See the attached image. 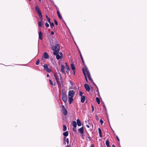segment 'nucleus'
Returning a JSON list of instances; mask_svg holds the SVG:
<instances>
[{
	"label": "nucleus",
	"mask_w": 147,
	"mask_h": 147,
	"mask_svg": "<svg viewBox=\"0 0 147 147\" xmlns=\"http://www.w3.org/2000/svg\"><path fill=\"white\" fill-rule=\"evenodd\" d=\"M86 74H85V75H84V76H85V78L86 80V81H87V78L86 77Z\"/></svg>",
	"instance_id": "45"
},
{
	"label": "nucleus",
	"mask_w": 147,
	"mask_h": 147,
	"mask_svg": "<svg viewBox=\"0 0 147 147\" xmlns=\"http://www.w3.org/2000/svg\"><path fill=\"white\" fill-rule=\"evenodd\" d=\"M40 61L39 60H38L36 62V65H38Z\"/></svg>",
	"instance_id": "29"
},
{
	"label": "nucleus",
	"mask_w": 147,
	"mask_h": 147,
	"mask_svg": "<svg viewBox=\"0 0 147 147\" xmlns=\"http://www.w3.org/2000/svg\"><path fill=\"white\" fill-rule=\"evenodd\" d=\"M65 68V67L63 65H61V70L62 72L63 73H65V69H64Z\"/></svg>",
	"instance_id": "16"
},
{
	"label": "nucleus",
	"mask_w": 147,
	"mask_h": 147,
	"mask_svg": "<svg viewBox=\"0 0 147 147\" xmlns=\"http://www.w3.org/2000/svg\"><path fill=\"white\" fill-rule=\"evenodd\" d=\"M63 134L64 136H67L68 135V131H66L63 133Z\"/></svg>",
	"instance_id": "22"
},
{
	"label": "nucleus",
	"mask_w": 147,
	"mask_h": 147,
	"mask_svg": "<svg viewBox=\"0 0 147 147\" xmlns=\"http://www.w3.org/2000/svg\"><path fill=\"white\" fill-rule=\"evenodd\" d=\"M97 117H98V116H97V115H96V120H98V119L97 118Z\"/></svg>",
	"instance_id": "49"
},
{
	"label": "nucleus",
	"mask_w": 147,
	"mask_h": 147,
	"mask_svg": "<svg viewBox=\"0 0 147 147\" xmlns=\"http://www.w3.org/2000/svg\"><path fill=\"white\" fill-rule=\"evenodd\" d=\"M70 82L71 84L72 85H73V83L71 81H70Z\"/></svg>",
	"instance_id": "46"
},
{
	"label": "nucleus",
	"mask_w": 147,
	"mask_h": 147,
	"mask_svg": "<svg viewBox=\"0 0 147 147\" xmlns=\"http://www.w3.org/2000/svg\"><path fill=\"white\" fill-rule=\"evenodd\" d=\"M116 138L117 140L119 141V139L117 136H116Z\"/></svg>",
	"instance_id": "42"
},
{
	"label": "nucleus",
	"mask_w": 147,
	"mask_h": 147,
	"mask_svg": "<svg viewBox=\"0 0 147 147\" xmlns=\"http://www.w3.org/2000/svg\"><path fill=\"white\" fill-rule=\"evenodd\" d=\"M71 69L72 70H74L75 69V67L74 66V65L73 64H71Z\"/></svg>",
	"instance_id": "24"
},
{
	"label": "nucleus",
	"mask_w": 147,
	"mask_h": 147,
	"mask_svg": "<svg viewBox=\"0 0 147 147\" xmlns=\"http://www.w3.org/2000/svg\"><path fill=\"white\" fill-rule=\"evenodd\" d=\"M100 122L101 125H102L103 123V121L102 119H100Z\"/></svg>",
	"instance_id": "37"
},
{
	"label": "nucleus",
	"mask_w": 147,
	"mask_h": 147,
	"mask_svg": "<svg viewBox=\"0 0 147 147\" xmlns=\"http://www.w3.org/2000/svg\"><path fill=\"white\" fill-rule=\"evenodd\" d=\"M44 58L46 59H47L49 58V56L48 54L46 52L44 53Z\"/></svg>",
	"instance_id": "13"
},
{
	"label": "nucleus",
	"mask_w": 147,
	"mask_h": 147,
	"mask_svg": "<svg viewBox=\"0 0 147 147\" xmlns=\"http://www.w3.org/2000/svg\"><path fill=\"white\" fill-rule=\"evenodd\" d=\"M41 19V21L39 22L38 23V26L39 27H41L42 26V25L43 24V23H42V18Z\"/></svg>",
	"instance_id": "17"
},
{
	"label": "nucleus",
	"mask_w": 147,
	"mask_h": 147,
	"mask_svg": "<svg viewBox=\"0 0 147 147\" xmlns=\"http://www.w3.org/2000/svg\"><path fill=\"white\" fill-rule=\"evenodd\" d=\"M46 18H47V20L48 21V22L49 23H50L51 20H50V18H49V17L47 15L46 16Z\"/></svg>",
	"instance_id": "28"
},
{
	"label": "nucleus",
	"mask_w": 147,
	"mask_h": 147,
	"mask_svg": "<svg viewBox=\"0 0 147 147\" xmlns=\"http://www.w3.org/2000/svg\"><path fill=\"white\" fill-rule=\"evenodd\" d=\"M49 23L50 24V26L51 27V28L53 29L54 26V23L53 22L51 23V22L50 23Z\"/></svg>",
	"instance_id": "27"
},
{
	"label": "nucleus",
	"mask_w": 147,
	"mask_h": 147,
	"mask_svg": "<svg viewBox=\"0 0 147 147\" xmlns=\"http://www.w3.org/2000/svg\"><path fill=\"white\" fill-rule=\"evenodd\" d=\"M103 107H104V108H105V105H104L103 106Z\"/></svg>",
	"instance_id": "53"
},
{
	"label": "nucleus",
	"mask_w": 147,
	"mask_h": 147,
	"mask_svg": "<svg viewBox=\"0 0 147 147\" xmlns=\"http://www.w3.org/2000/svg\"><path fill=\"white\" fill-rule=\"evenodd\" d=\"M44 69L48 72H51V70L50 69L48 68V66L47 64H45L43 65Z\"/></svg>",
	"instance_id": "4"
},
{
	"label": "nucleus",
	"mask_w": 147,
	"mask_h": 147,
	"mask_svg": "<svg viewBox=\"0 0 147 147\" xmlns=\"http://www.w3.org/2000/svg\"><path fill=\"white\" fill-rule=\"evenodd\" d=\"M78 51L80 53V57H81V60H82V62L84 63V60H83V57H82V54H81V53L80 52V50L78 48Z\"/></svg>",
	"instance_id": "15"
},
{
	"label": "nucleus",
	"mask_w": 147,
	"mask_h": 147,
	"mask_svg": "<svg viewBox=\"0 0 147 147\" xmlns=\"http://www.w3.org/2000/svg\"><path fill=\"white\" fill-rule=\"evenodd\" d=\"M49 83L50 84H51V85H53V83L52 81L50 79H49Z\"/></svg>",
	"instance_id": "30"
},
{
	"label": "nucleus",
	"mask_w": 147,
	"mask_h": 147,
	"mask_svg": "<svg viewBox=\"0 0 147 147\" xmlns=\"http://www.w3.org/2000/svg\"><path fill=\"white\" fill-rule=\"evenodd\" d=\"M52 49L53 50V54H56V53H59L60 50V46L59 44H57L55 47L52 46L51 47Z\"/></svg>",
	"instance_id": "2"
},
{
	"label": "nucleus",
	"mask_w": 147,
	"mask_h": 147,
	"mask_svg": "<svg viewBox=\"0 0 147 147\" xmlns=\"http://www.w3.org/2000/svg\"><path fill=\"white\" fill-rule=\"evenodd\" d=\"M79 94H80V96L81 97H82V96H83L82 95V92H81V91H80V92H79Z\"/></svg>",
	"instance_id": "36"
},
{
	"label": "nucleus",
	"mask_w": 147,
	"mask_h": 147,
	"mask_svg": "<svg viewBox=\"0 0 147 147\" xmlns=\"http://www.w3.org/2000/svg\"><path fill=\"white\" fill-rule=\"evenodd\" d=\"M92 112H93L94 111V108L92 105Z\"/></svg>",
	"instance_id": "40"
},
{
	"label": "nucleus",
	"mask_w": 147,
	"mask_h": 147,
	"mask_svg": "<svg viewBox=\"0 0 147 147\" xmlns=\"http://www.w3.org/2000/svg\"><path fill=\"white\" fill-rule=\"evenodd\" d=\"M112 147H116L114 145H113L112 146Z\"/></svg>",
	"instance_id": "51"
},
{
	"label": "nucleus",
	"mask_w": 147,
	"mask_h": 147,
	"mask_svg": "<svg viewBox=\"0 0 147 147\" xmlns=\"http://www.w3.org/2000/svg\"><path fill=\"white\" fill-rule=\"evenodd\" d=\"M99 134V136L100 137H102V134Z\"/></svg>",
	"instance_id": "43"
},
{
	"label": "nucleus",
	"mask_w": 147,
	"mask_h": 147,
	"mask_svg": "<svg viewBox=\"0 0 147 147\" xmlns=\"http://www.w3.org/2000/svg\"><path fill=\"white\" fill-rule=\"evenodd\" d=\"M62 111L63 113L65 115H67V111L63 105L62 106Z\"/></svg>",
	"instance_id": "6"
},
{
	"label": "nucleus",
	"mask_w": 147,
	"mask_h": 147,
	"mask_svg": "<svg viewBox=\"0 0 147 147\" xmlns=\"http://www.w3.org/2000/svg\"><path fill=\"white\" fill-rule=\"evenodd\" d=\"M84 87L86 90L88 91L90 90V88L89 86L87 84H85L84 85Z\"/></svg>",
	"instance_id": "9"
},
{
	"label": "nucleus",
	"mask_w": 147,
	"mask_h": 147,
	"mask_svg": "<svg viewBox=\"0 0 147 147\" xmlns=\"http://www.w3.org/2000/svg\"><path fill=\"white\" fill-rule=\"evenodd\" d=\"M61 96L62 97H67L66 92L64 90H62Z\"/></svg>",
	"instance_id": "7"
},
{
	"label": "nucleus",
	"mask_w": 147,
	"mask_h": 147,
	"mask_svg": "<svg viewBox=\"0 0 147 147\" xmlns=\"http://www.w3.org/2000/svg\"><path fill=\"white\" fill-rule=\"evenodd\" d=\"M78 125L79 126H81V123L80 120L79 119H78L77 120V123Z\"/></svg>",
	"instance_id": "18"
},
{
	"label": "nucleus",
	"mask_w": 147,
	"mask_h": 147,
	"mask_svg": "<svg viewBox=\"0 0 147 147\" xmlns=\"http://www.w3.org/2000/svg\"><path fill=\"white\" fill-rule=\"evenodd\" d=\"M65 147H69V145H67V146H66Z\"/></svg>",
	"instance_id": "52"
},
{
	"label": "nucleus",
	"mask_w": 147,
	"mask_h": 147,
	"mask_svg": "<svg viewBox=\"0 0 147 147\" xmlns=\"http://www.w3.org/2000/svg\"><path fill=\"white\" fill-rule=\"evenodd\" d=\"M85 98L84 96H82L81 97V102L83 103L85 101Z\"/></svg>",
	"instance_id": "14"
},
{
	"label": "nucleus",
	"mask_w": 147,
	"mask_h": 147,
	"mask_svg": "<svg viewBox=\"0 0 147 147\" xmlns=\"http://www.w3.org/2000/svg\"><path fill=\"white\" fill-rule=\"evenodd\" d=\"M62 99L64 103H66L67 101V97H62Z\"/></svg>",
	"instance_id": "19"
},
{
	"label": "nucleus",
	"mask_w": 147,
	"mask_h": 147,
	"mask_svg": "<svg viewBox=\"0 0 147 147\" xmlns=\"http://www.w3.org/2000/svg\"><path fill=\"white\" fill-rule=\"evenodd\" d=\"M82 71L84 75H85V74H86L87 75L89 80L91 81L93 84L94 85L96 86V84L93 82V80L91 77L90 73L88 68L87 67H85L84 69L83 68Z\"/></svg>",
	"instance_id": "1"
},
{
	"label": "nucleus",
	"mask_w": 147,
	"mask_h": 147,
	"mask_svg": "<svg viewBox=\"0 0 147 147\" xmlns=\"http://www.w3.org/2000/svg\"><path fill=\"white\" fill-rule=\"evenodd\" d=\"M75 94V92L73 90H70L69 91L68 97H73Z\"/></svg>",
	"instance_id": "5"
},
{
	"label": "nucleus",
	"mask_w": 147,
	"mask_h": 147,
	"mask_svg": "<svg viewBox=\"0 0 147 147\" xmlns=\"http://www.w3.org/2000/svg\"><path fill=\"white\" fill-rule=\"evenodd\" d=\"M96 101L97 102L98 104H100V100L99 98L98 97H96Z\"/></svg>",
	"instance_id": "26"
},
{
	"label": "nucleus",
	"mask_w": 147,
	"mask_h": 147,
	"mask_svg": "<svg viewBox=\"0 0 147 147\" xmlns=\"http://www.w3.org/2000/svg\"><path fill=\"white\" fill-rule=\"evenodd\" d=\"M66 142H67V144H69V139L68 138H67L66 139Z\"/></svg>",
	"instance_id": "35"
},
{
	"label": "nucleus",
	"mask_w": 147,
	"mask_h": 147,
	"mask_svg": "<svg viewBox=\"0 0 147 147\" xmlns=\"http://www.w3.org/2000/svg\"><path fill=\"white\" fill-rule=\"evenodd\" d=\"M76 127H73V131L74 132H76Z\"/></svg>",
	"instance_id": "33"
},
{
	"label": "nucleus",
	"mask_w": 147,
	"mask_h": 147,
	"mask_svg": "<svg viewBox=\"0 0 147 147\" xmlns=\"http://www.w3.org/2000/svg\"><path fill=\"white\" fill-rule=\"evenodd\" d=\"M60 79H61V76L60 75Z\"/></svg>",
	"instance_id": "54"
},
{
	"label": "nucleus",
	"mask_w": 147,
	"mask_h": 147,
	"mask_svg": "<svg viewBox=\"0 0 147 147\" xmlns=\"http://www.w3.org/2000/svg\"><path fill=\"white\" fill-rule=\"evenodd\" d=\"M90 147H94V146L93 144H92L90 146Z\"/></svg>",
	"instance_id": "44"
},
{
	"label": "nucleus",
	"mask_w": 147,
	"mask_h": 147,
	"mask_svg": "<svg viewBox=\"0 0 147 147\" xmlns=\"http://www.w3.org/2000/svg\"><path fill=\"white\" fill-rule=\"evenodd\" d=\"M47 77H48L49 76V75L48 74H47Z\"/></svg>",
	"instance_id": "50"
},
{
	"label": "nucleus",
	"mask_w": 147,
	"mask_h": 147,
	"mask_svg": "<svg viewBox=\"0 0 147 147\" xmlns=\"http://www.w3.org/2000/svg\"><path fill=\"white\" fill-rule=\"evenodd\" d=\"M54 55L56 56V58L57 60H59L61 59V56L60 55H59V53H56V54H54Z\"/></svg>",
	"instance_id": "8"
},
{
	"label": "nucleus",
	"mask_w": 147,
	"mask_h": 147,
	"mask_svg": "<svg viewBox=\"0 0 147 147\" xmlns=\"http://www.w3.org/2000/svg\"><path fill=\"white\" fill-rule=\"evenodd\" d=\"M98 130L99 134H102L101 130L100 129V128H99L98 129Z\"/></svg>",
	"instance_id": "34"
},
{
	"label": "nucleus",
	"mask_w": 147,
	"mask_h": 147,
	"mask_svg": "<svg viewBox=\"0 0 147 147\" xmlns=\"http://www.w3.org/2000/svg\"><path fill=\"white\" fill-rule=\"evenodd\" d=\"M86 140H88V141H89L90 140V138L89 137H88L86 138Z\"/></svg>",
	"instance_id": "39"
},
{
	"label": "nucleus",
	"mask_w": 147,
	"mask_h": 147,
	"mask_svg": "<svg viewBox=\"0 0 147 147\" xmlns=\"http://www.w3.org/2000/svg\"><path fill=\"white\" fill-rule=\"evenodd\" d=\"M35 9L37 14L38 15L40 18H42V15L41 14L40 10V8L37 5H36L35 7Z\"/></svg>",
	"instance_id": "3"
},
{
	"label": "nucleus",
	"mask_w": 147,
	"mask_h": 147,
	"mask_svg": "<svg viewBox=\"0 0 147 147\" xmlns=\"http://www.w3.org/2000/svg\"><path fill=\"white\" fill-rule=\"evenodd\" d=\"M57 14L58 16V17H59V18L60 19H62V16H61V14H60V12L59 11H57Z\"/></svg>",
	"instance_id": "20"
},
{
	"label": "nucleus",
	"mask_w": 147,
	"mask_h": 147,
	"mask_svg": "<svg viewBox=\"0 0 147 147\" xmlns=\"http://www.w3.org/2000/svg\"><path fill=\"white\" fill-rule=\"evenodd\" d=\"M73 125L74 127H76L77 126V123L75 121H74L72 122Z\"/></svg>",
	"instance_id": "23"
},
{
	"label": "nucleus",
	"mask_w": 147,
	"mask_h": 147,
	"mask_svg": "<svg viewBox=\"0 0 147 147\" xmlns=\"http://www.w3.org/2000/svg\"><path fill=\"white\" fill-rule=\"evenodd\" d=\"M55 24L57 25H58V23L57 21L56 20H54Z\"/></svg>",
	"instance_id": "38"
},
{
	"label": "nucleus",
	"mask_w": 147,
	"mask_h": 147,
	"mask_svg": "<svg viewBox=\"0 0 147 147\" xmlns=\"http://www.w3.org/2000/svg\"><path fill=\"white\" fill-rule=\"evenodd\" d=\"M67 127L65 125H63V131H65L66 130Z\"/></svg>",
	"instance_id": "25"
},
{
	"label": "nucleus",
	"mask_w": 147,
	"mask_h": 147,
	"mask_svg": "<svg viewBox=\"0 0 147 147\" xmlns=\"http://www.w3.org/2000/svg\"><path fill=\"white\" fill-rule=\"evenodd\" d=\"M39 39L42 40V33L41 31H40L38 32Z\"/></svg>",
	"instance_id": "10"
},
{
	"label": "nucleus",
	"mask_w": 147,
	"mask_h": 147,
	"mask_svg": "<svg viewBox=\"0 0 147 147\" xmlns=\"http://www.w3.org/2000/svg\"><path fill=\"white\" fill-rule=\"evenodd\" d=\"M105 143L107 147H110L109 144V142L108 140H107L106 141Z\"/></svg>",
	"instance_id": "21"
},
{
	"label": "nucleus",
	"mask_w": 147,
	"mask_h": 147,
	"mask_svg": "<svg viewBox=\"0 0 147 147\" xmlns=\"http://www.w3.org/2000/svg\"><path fill=\"white\" fill-rule=\"evenodd\" d=\"M73 100V97H68V101L69 104H71Z\"/></svg>",
	"instance_id": "12"
},
{
	"label": "nucleus",
	"mask_w": 147,
	"mask_h": 147,
	"mask_svg": "<svg viewBox=\"0 0 147 147\" xmlns=\"http://www.w3.org/2000/svg\"><path fill=\"white\" fill-rule=\"evenodd\" d=\"M78 131L81 134L84 133V129L83 127H81L78 129Z\"/></svg>",
	"instance_id": "11"
},
{
	"label": "nucleus",
	"mask_w": 147,
	"mask_h": 147,
	"mask_svg": "<svg viewBox=\"0 0 147 147\" xmlns=\"http://www.w3.org/2000/svg\"><path fill=\"white\" fill-rule=\"evenodd\" d=\"M51 33L53 35L54 34V32L53 31H51Z\"/></svg>",
	"instance_id": "48"
},
{
	"label": "nucleus",
	"mask_w": 147,
	"mask_h": 147,
	"mask_svg": "<svg viewBox=\"0 0 147 147\" xmlns=\"http://www.w3.org/2000/svg\"><path fill=\"white\" fill-rule=\"evenodd\" d=\"M45 24L47 27H48L49 26V25L47 23H45Z\"/></svg>",
	"instance_id": "32"
},
{
	"label": "nucleus",
	"mask_w": 147,
	"mask_h": 147,
	"mask_svg": "<svg viewBox=\"0 0 147 147\" xmlns=\"http://www.w3.org/2000/svg\"><path fill=\"white\" fill-rule=\"evenodd\" d=\"M60 55L61 56V57H62L63 56V53H60Z\"/></svg>",
	"instance_id": "41"
},
{
	"label": "nucleus",
	"mask_w": 147,
	"mask_h": 147,
	"mask_svg": "<svg viewBox=\"0 0 147 147\" xmlns=\"http://www.w3.org/2000/svg\"><path fill=\"white\" fill-rule=\"evenodd\" d=\"M40 1H41V0H38Z\"/></svg>",
	"instance_id": "55"
},
{
	"label": "nucleus",
	"mask_w": 147,
	"mask_h": 147,
	"mask_svg": "<svg viewBox=\"0 0 147 147\" xmlns=\"http://www.w3.org/2000/svg\"><path fill=\"white\" fill-rule=\"evenodd\" d=\"M66 69L67 70L66 72L68 73L69 71V67L68 66H67L66 68Z\"/></svg>",
	"instance_id": "31"
},
{
	"label": "nucleus",
	"mask_w": 147,
	"mask_h": 147,
	"mask_svg": "<svg viewBox=\"0 0 147 147\" xmlns=\"http://www.w3.org/2000/svg\"><path fill=\"white\" fill-rule=\"evenodd\" d=\"M86 127H87L88 128H89V127H90V126H89V125H86Z\"/></svg>",
	"instance_id": "47"
}]
</instances>
